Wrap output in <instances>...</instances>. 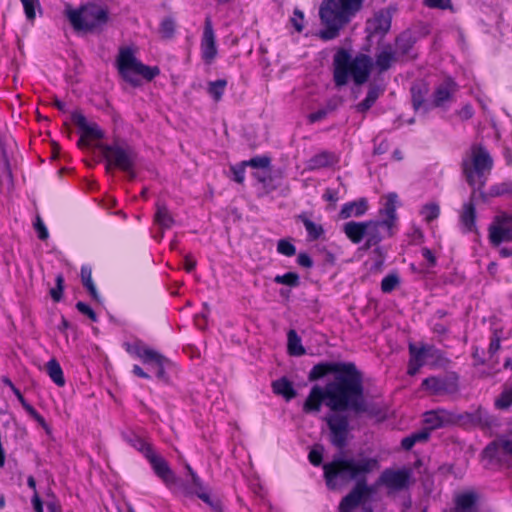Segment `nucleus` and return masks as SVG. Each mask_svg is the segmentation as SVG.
Masks as SVG:
<instances>
[{"mask_svg": "<svg viewBox=\"0 0 512 512\" xmlns=\"http://www.w3.org/2000/svg\"><path fill=\"white\" fill-rule=\"evenodd\" d=\"M343 378H338L337 382H329L325 388L320 386L312 387L303 410L309 412H319L321 405H325L331 411L351 410L355 414L370 413L368 405L364 399L363 392H355V388Z\"/></svg>", "mask_w": 512, "mask_h": 512, "instance_id": "obj_1", "label": "nucleus"}, {"mask_svg": "<svg viewBox=\"0 0 512 512\" xmlns=\"http://www.w3.org/2000/svg\"><path fill=\"white\" fill-rule=\"evenodd\" d=\"M379 469V461L365 453H340L323 465L324 478L330 490H336L352 481L367 483V476Z\"/></svg>", "mask_w": 512, "mask_h": 512, "instance_id": "obj_2", "label": "nucleus"}, {"mask_svg": "<svg viewBox=\"0 0 512 512\" xmlns=\"http://www.w3.org/2000/svg\"><path fill=\"white\" fill-rule=\"evenodd\" d=\"M373 66L372 58L366 54H358L354 58L345 49H340L333 57V77L337 87L348 83L349 75L356 85L367 82Z\"/></svg>", "mask_w": 512, "mask_h": 512, "instance_id": "obj_3", "label": "nucleus"}, {"mask_svg": "<svg viewBox=\"0 0 512 512\" xmlns=\"http://www.w3.org/2000/svg\"><path fill=\"white\" fill-rule=\"evenodd\" d=\"M362 0H323L319 15L326 29L320 32L323 40L337 37L339 30L361 9Z\"/></svg>", "mask_w": 512, "mask_h": 512, "instance_id": "obj_4", "label": "nucleus"}, {"mask_svg": "<svg viewBox=\"0 0 512 512\" xmlns=\"http://www.w3.org/2000/svg\"><path fill=\"white\" fill-rule=\"evenodd\" d=\"M116 67L124 81L133 87L141 85V78L151 81L160 74L157 66H147L135 56L131 47H120L116 58Z\"/></svg>", "mask_w": 512, "mask_h": 512, "instance_id": "obj_5", "label": "nucleus"}, {"mask_svg": "<svg viewBox=\"0 0 512 512\" xmlns=\"http://www.w3.org/2000/svg\"><path fill=\"white\" fill-rule=\"evenodd\" d=\"M493 167V159L482 144H473L469 154L462 160V170L467 183L474 190H481Z\"/></svg>", "mask_w": 512, "mask_h": 512, "instance_id": "obj_6", "label": "nucleus"}, {"mask_svg": "<svg viewBox=\"0 0 512 512\" xmlns=\"http://www.w3.org/2000/svg\"><path fill=\"white\" fill-rule=\"evenodd\" d=\"M67 17L76 31L95 32L101 30L108 22V10L94 3H88L81 8L68 9Z\"/></svg>", "mask_w": 512, "mask_h": 512, "instance_id": "obj_7", "label": "nucleus"}, {"mask_svg": "<svg viewBox=\"0 0 512 512\" xmlns=\"http://www.w3.org/2000/svg\"><path fill=\"white\" fill-rule=\"evenodd\" d=\"M328 373L334 374L332 382H337L338 378H343L355 388V392H363V378L360 371L353 363H327L315 365L309 373L310 380H316Z\"/></svg>", "mask_w": 512, "mask_h": 512, "instance_id": "obj_8", "label": "nucleus"}, {"mask_svg": "<svg viewBox=\"0 0 512 512\" xmlns=\"http://www.w3.org/2000/svg\"><path fill=\"white\" fill-rule=\"evenodd\" d=\"M106 160V171L110 172L112 167L120 170H130L135 167L137 154L135 150L124 142L113 144H100L98 146Z\"/></svg>", "mask_w": 512, "mask_h": 512, "instance_id": "obj_9", "label": "nucleus"}, {"mask_svg": "<svg viewBox=\"0 0 512 512\" xmlns=\"http://www.w3.org/2000/svg\"><path fill=\"white\" fill-rule=\"evenodd\" d=\"M343 412L332 411L324 418L329 429V440L338 449L347 446L351 430L348 415Z\"/></svg>", "mask_w": 512, "mask_h": 512, "instance_id": "obj_10", "label": "nucleus"}, {"mask_svg": "<svg viewBox=\"0 0 512 512\" xmlns=\"http://www.w3.org/2000/svg\"><path fill=\"white\" fill-rule=\"evenodd\" d=\"M489 240L492 245L498 246L502 242L512 241V213L496 215L488 228Z\"/></svg>", "mask_w": 512, "mask_h": 512, "instance_id": "obj_11", "label": "nucleus"}, {"mask_svg": "<svg viewBox=\"0 0 512 512\" xmlns=\"http://www.w3.org/2000/svg\"><path fill=\"white\" fill-rule=\"evenodd\" d=\"M412 471L409 468L385 469L378 478V484L384 485L390 491H401L410 487Z\"/></svg>", "mask_w": 512, "mask_h": 512, "instance_id": "obj_12", "label": "nucleus"}, {"mask_svg": "<svg viewBox=\"0 0 512 512\" xmlns=\"http://www.w3.org/2000/svg\"><path fill=\"white\" fill-rule=\"evenodd\" d=\"M372 493H374L373 487L364 481L356 483L352 490L342 498L338 508L339 512H352L359 505L365 503Z\"/></svg>", "mask_w": 512, "mask_h": 512, "instance_id": "obj_13", "label": "nucleus"}, {"mask_svg": "<svg viewBox=\"0 0 512 512\" xmlns=\"http://www.w3.org/2000/svg\"><path fill=\"white\" fill-rule=\"evenodd\" d=\"M393 11L394 10L390 7L381 9L367 21L366 31L369 38L378 37L379 39H382L389 32L391 28Z\"/></svg>", "mask_w": 512, "mask_h": 512, "instance_id": "obj_14", "label": "nucleus"}, {"mask_svg": "<svg viewBox=\"0 0 512 512\" xmlns=\"http://www.w3.org/2000/svg\"><path fill=\"white\" fill-rule=\"evenodd\" d=\"M410 360L408 365V374L414 376L419 369L428 363L430 358H434L438 350L433 346H422L420 348L413 344L409 345Z\"/></svg>", "mask_w": 512, "mask_h": 512, "instance_id": "obj_15", "label": "nucleus"}, {"mask_svg": "<svg viewBox=\"0 0 512 512\" xmlns=\"http://www.w3.org/2000/svg\"><path fill=\"white\" fill-rule=\"evenodd\" d=\"M424 423L428 430H435L459 423L458 414L445 409H436L424 414Z\"/></svg>", "mask_w": 512, "mask_h": 512, "instance_id": "obj_16", "label": "nucleus"}, {"mask_svg": "<svg viewBox=\"0 0 512 512\" xmlns=\"http://www.w3.org/2000/svg\"><path fill=\"white\" fill-rule=\"evenodd\" d=\"M72 120L82 131V136L78 140L79 147H86L88 145L87 139L103 138V132L99 126L96 123H89L83 114L73 113Z\"/></svg>", "mask_w": 512, "mask_h": 512, "instance_id": "obj_17", "label": "nucleus"}, {"mask_svg": "<svg viewBox=\"0 0 512 512\" xmlns=\"http://www.w3.org/2000/svg\"><path fill=\"white\" fill-rule=\"evenodd\" d=\"M392 226L383 220H370L366 221V242L363 249L368 250L376 246L384 238L382 231L384 230L388 236L391 235Z\"/></svg>", "mask_w": 512, "mask_h": 512, "instance_id": "obj_18", "label": "nucleus"}, {"mask_svg": "<svg viewBox=\"0 0 512 512\" xmlns=\"http://www.w3.org/2000/svg\"><path fill=\"white\" fill-rule=\"evenodd\" d=\"M422 386L429 391L431 395H445L456 392V381L449 377H428L423 380Z\"/></svg>", "mask_w": 512, "mask_h": 512, "instance_id": "obj_19", "label": "nucleus"}, {"mask_svg": "<svg viewBox=\"0 0 512 512\" xmlns=\"http://www.w3.org/2000/svg\"><path fill=\"white\" fill-rule=\"evenodd\" d=\"M457 91V85L454 81L448 79L439 84L434 93L431 102V108H445L453 101L454 94Z\"/></svg>", "mask_w": 512, "mask_h": 512, "instance_id": "obj_20", "label": "nucleus"}, {"mask_svg": "<svg viewBox=\"0 0 512 512\" xmlns=\"http://www.w3.org/2000/svg\"><path fill=\"white\" fill-rule=\"evenodd\" d=\"M155 474L162 479L166 485L176 482V476L170 469L167 461L156 451L151 453L147 458Z\"/></svg>", "mask_w": 512, "mask_h": 512, "instance_id": "obj_21", "label": "nucleus"}, {"mask_svg": "<svg viewBox=\"0 0 512 512\" xmlns=\"http://www.w3.org/2000/svg\"><path fill=\"white\" fill-rule=\"evenodd\" d=\"M202 56L204 60L210 63L217 54L215 34L212 27V21L210 17H206L205 26L203 31V37L201 42Z\"/></svg>", "mask_w": 512, "mask_h": 512, "instance_id": "obj_22", "label": "nucleus"}, {"mask_svg": "<svg viewBox=\"0 0 512 512\" xmlns=\"http://www.w3.org/2000/svg\"><path fill=\"white\" fill-rule=\"evenodd\" d=\"M512 455V438L501 437L489 444L483 451L486 459L500 461L503 456Z\"/></svg>", "mask_w": 512, "mask_h": 512, "instance_id": "obj_23", "label": "nucleus"}, {"mask_svg": "<svg viewBox=\"0 0 512 512\" xmlns=\"http://www.w3.org/2000/svg\"><path fill=\"white\" fill-rule=\"evenodd\" d=\"M339 156L330 151H322L313 157H311L307 162L308 170H319L323 168H330L339 163Z\"/></svg>", "mask_w": 512, "mask_h": 512, "instance_id": "obj_24", "label": "nucleus"}, {"mask_svg": "<svg viewBox=\"0 0 512 512\" xmlns=\"http://www.w3.org/2000/svg\"><path fill=\"white\" fill-rule=\"evenodd\" d=\"M397 61H399L397 53L394 52L390 44H386L376 54L375 66L379 73H383L389 70L392 67V65Z\"/></svg>", "mask_w": 512, "mask_h": 512, "instance_id": "obj_25", "label": "nucleus"}, {"mask_svg": "<svg viewBox=\"0 0 512 512\" xmlns=\"http://www.w3.org/2000/svg\"><path fill=\"white\" fill-rule=\"evenodd\" d=\"M416 42L413 33L409 30L402 32L395 40V50L397 57L401 60L403 57H413L412 50Z\"/></svg>", "mask_w": 512, "mask_h": 512, "instance_id": "obj_26", "label": "nucleus"}, {"mask_svg": "<svg viewBox=\"0 0 512 512\" xmlns=\"http://www.w3.org/2000/svg\"><path fill=\"white\" fill-rule=\"evenodd\" d=\"M368 210V201L366 198H360L356 201L345 203L339 213L341 219H348L351 217H361Z\"/></svg>", "mask_w": 512, "mask_h": 512, "instance_id": "obj_27", "label": "nucleus"}, {"mask_svg": "<svg viewBox=\"0 0 512 512\" xmlns=\"http://www.w3.org/2000/svg\"><path fill=\"white\" fill-rule=\"evenodd\" d=\"M384 91L385 87L383 85L370 83L365 99L356 105V110L360 113L367 112L384 93Z\"/></svg>", "mask_w": 512, "mask_h": 512, "instance_id": "obj_28", "label": "nucleus"}, {"mask_svg": "<svg viewBox=\"0 0 512 512\" xmlns=\"http://www.w3.org/2000/svg\"><path fill=\"white\" fill-rule=\"evenodd\" d=\"M343 232L352 243L358 244L366 238V221H349L343 225Z\"/></svg>", "mask_w": 512, "mask_h": 512, "instance_id": "obj_29", "label": "nucleus"}, {"mask_svg": "<svg viewBox=\"0 0 512 512\" xmlns=\"http://www.w3.org/2000/svg\"><path fill=\"white\" fill-rule=\"evenodd\" d=\"M458 417L459 423L463 424L489 426L491 423L490 417L488 416L487 412L482 408H478L474 412L458 414Z\"/></svg>", "mask_w": 512, "mask_h": 512, "instance_id": "obj_30", "label": "nucleus"}, {"mask_svg": "<svg viewBox=\"0 0 512 512\" xmlns=\"http://www.w3.org/2000/svg\"><path fill=\"white\" fill-rule=\"evenodd\" d=\"M155 222L163 230L170 229L175 223V220L168 207L161 201L156 203Z\"/></svg>", "mask_w": 512, "mask_h": 512, "instance_id": "obj_31", "label": "nucleus"}, {"mask_svg": "<svg viewBox=\"0 0 512 512\" xmlns=\"http://www.w3.org/2000/svg\"><path fill=\"white\" fill-rule=\"evenodd\" d=\"M460 220L466 232L475 229L476 210L472 201L463 205Z\"/></svg>", "mask_w": 512, "mask_h": 512, "instance_id": "obj_32", "label": "nucleus"}, {"mask_svg": "<svg viewBox=\"0 0 512 512\" xmlns=\"http://www.w3.org/2000/svg\"><path fill=\"white\" fill-rule=\"evenodd\" d=\"M272 388L275 394L283 396L287 401L296 397V391L292 383L286 377L274 381Z\"/></svg>", "mask_w": 512, "mask_h": 512, "instance_id": "obj_33", "label": "nucleus"}, {"mask_svg": "<svg viewBox=\"0 0 512 512\" xmlns=\"http://www.w3.org/2000/svg\"><path fill=\"white\" fill-rule=\"evenodd\" d=\"M426 93L427 88L422 84H415L411 87L412 104L415 110L424 107V110L427 112L431 109V103L425 102Z\"/></svg>", "mask_w": 512, "mask_h": 512, "instance_id": "obj_34", "label": "nucleus"}, {"mask_svg": "<svg viewBox=\"0 0 512 512\" xmlns=\"http://www.w3.org/2000/svg\"><path fill=\"white\" fill-rule=\"evenodd\" d=\"M476 503V495L472 492L462 493L455 497V512H472Z\"/></svg>", "mask_w": 512, "mask_h": 512, "instance_id": "obj_35", "label": "nucleus"}, {"mask_svg": "<svg viewBox=\"0 0 512 512\" xmlns=\"http://www.w3.org/2000/svg\"><path fill=\"white\" fill-rule=\"evenodd\" d=\"M396 200L397 195L391 193L387 196L384 209L381 211V215L384 216L383 221L387 222L390 226H394L396 221Z\"/></svg>", "mask_w": 512, "mask_h": 512, "instance_id": "obj_36", "label": "nucleus"}, {"mask_svg": "<svg viewBox=\"0 0 512 512\" xmlns=\"http://www.w3.org/2000/svg\"><path fill=\"white\" fill-rule=\"evenodd\" d=\"M46 371L51 380L59 387L65 385V378L63 375L62 368L56 359H51L46 364Z\"/></svg>", "mask_w": 512, "mask_h": 512, "instance_id": "obj_37", "label": "nucleus"}, {"mask_svg": "<svg viewBox=\"0 0 512 512\" xmlns=\"http://www.w3.org/2000/svg\"><path fill=\"white\" fill-rule=\"evenodd\" d=\"M298 219L303 223L308 233L310 240H317L324 233V229L320 224L314 223L305 214L298 216Z\"/></svg>", "mask_w": 512, "mask_h": 512, "instance_id": "obj_38", "label": "nucleus"}, {"mask_svg": "<svg viewBox=\"0 0 512 512\" xmlns=\"http://www.w3.org/2000/svg\"><path fill=\"white\" fill-rule=\"evenodd\" d=\"M288 352L290 355L301 356L305 354V349L301 344V339L295 330H290L287 334Z\"/></svg>", "mask_w": 512, "mask_h": 512, "instance_id": "obj_39", "label": "nucleus"}, {"mask_svg": "<svg viewBox=\"0 0 512 512\" xmlns=\"http://www.w3.org/2000/svg\"><path fill=\"white\" fill-rule=\"evenodd\" d=\"M81 280L94 300H99V294L92 280V270L89 266L81 267Z\"/></svg>", "mask_w": 512, "mask_h": 512, "instance_id": "obj_40", "label": "nucleus"}, {"mask_svg": "<svg viewBox=\"0 0 512 512\" xmlns=\"http://www.w3.org/2000/svg\"><path fill=\"white\" fill-rule=\"evenodd\" d=\"M141 360L143 361V363L154 365L165 363L167 361L165 356L149 347H146L145 350L143 351Z\"/></svg>", "mask_w": 512, "mask_h": 512, "instance_id": "obj_41", "label": "nucleus"}, {"mask_svg": "<svg viewBox=\"0 0 512 512\" xmlns=\"http://www.w3.org/2000/svg\"><path fill=\"white\" fill-rule=\"evenodd\" d=\"M129 443L140 453L143 454L145 458H147L151 453L155 451L153 446L145 441L144 439L134 436L131 439H129Z\"/></svg>", "mask_w": 512, "mask_h": 512, "instance_id": "obj_42", "label": "nucleus"}, {"mask_svg": "<svg viewBox=\"0 0 512 512\" xmlns=\"http://www.w3.org/2000/svg\"><path fill=\"white\" fill-rule=\"evenodd\" d=\"M226 85L227 81L224 79L210 82L208 84V93L215 101H219L222 98Z\"/></svg>", "mask_w": 512, "mask_h": 512, "instance_id": "obj_43", "label": "nucleus"}, {"mask_svg": "<svg viewBox=\"0 0 512 512\" xmlns=\"http://www.w3.org/2000/svg\"><path fill=\"white\" fill-rule=\"evenodd\" d=\"M274 282L277 284H283L290 287H297L300 284L299 275L295 272H288L284 275H277L274 278Z\"/></svg>", "mask_w": 512, "mask_h": 512, "instance_id": "obj_44", "label": "nucleus"}, {"mask_svg": "<svg viewBox=\"0 0 512 512\" xmlns=\"http://www.w3.org/2000/svg\"><path fill=\"white\" fill-rule=\"evenodd\" d=\"M420 213L424 217L425 221L432 222L438 218L440 214V207L437 203H427L422 207Z\"/></svg>", "mask_w": 512, "mask_h": 512, "instance_id": "obj_45", "label": "nucleus"}, {"mask_svg": "<svg viewBox=\"0 0 512 512\" xmlns=\"http://www.w3.org/2000/svg\"><path fill=\"white\" fill-rule=\"evenodd\" d=\"M495 405L499 409H506L512 405V385L504 388L500 396L495 400Z\"/></svg>", "mask_w": 512, "mask_h": 512, "instance_id": "obj_46", "label": "nucleus"}, {"mask_svg": "<svg viewBox=\"0 0 512 512\" xmlns=\"http://www.w3.org/2000/svg\"><path fill=\"white\" fill-rule=\"evenodd\" d=\"M400 279L397 274H388L382 279L381 289L384 293H390L399 285Z\"/></svg>", "mask_w": 512, "mask_h": 512, "instance_id": "obj_47", "label": "nucleus"}, {"mask_svg": "<svg viewBox=\"0 0 512 512\" xmlns=\"http://www.w3.org/2000/svg\"><path fill=\"white\" fill-rule=\"evenodd\" d=\"M253 176L263 184L264 188L268 190H273L276 188V185L273 184L272 176L267 170L255 172L253 173Z\"/></svg>", "mask_w": 512, "mask_h": 512, "instance_id": "obj_48", "label": "nucleus"}, {"mask_svg": "<svg viewBox=\"0 0 512 512\" xmlns=\"http://www.w3.org/2000/svg\"><path fill=\"white\" fill-rule=\"evenodd\" d=\"M277 251L280 253V254H283L285 256H288V257H291L293 255H295L296 253V248L295 246L289 242L288 240H285V239H281L278 241L277 243Z\"/></svg>", "mask_w": 512, "mask_h": 512, "instance_id": "obj_49", "label": "nucleus"}, {"mask_svg": "<svg viewBox=\"0 0 512 512\" xmlns=\"http://www.w3.org/2000/svg\"><path fill=\"white\" fill-rule=\"evenodd\" d=\"M196 495L202 500L204 501L206 504H208L210 506V508L216 512L218 511L219 509L222 508V504L220 502V500L218 499H213L209 496V494H207L206 492H198L196 491Z\"/></svg>", "mask_w": 512, "mask_h": 512, "instance_id": "obj_50", "label": "nucleus"}, {"mask_svg": "<svg viewBox=\"0 0 512 512\" xmlns=\"http://www.w3.org/2000/svg\"><path fill=\"white\" fill-rule=\"evenodd\" d=\"M22 4L27 19L33 21L36 17V7H39L38 0H27L26 2H22Z\"/></svg>", "mask_w": 512, "mask_h": 512, "instance_id": "obj_51", "label": "nucleus"}, {"mask_svg": "<svg viewBox=\"0 0 512 512\" xmlns=\"http://www.w3.org/2000/svg\"><path fill=\"white\" fill-rule=\"evenodd\" d=\"M64 278L61 274L56 277V287L50 290V295L55 302L60 301L63 292Z\"/></svg>", "mask_w": 512, "mask_h": 512, "instance_id": "obj_52", "label": "nucleus"}, {"mask_svg": "<svg viewBox=\"0 0 512 512\" xmlns=\"http://www.w3.org/2000/svg\"><path fill=\"white\" fill-rule=\"evenodd\" d=\"M270 164V158L266 156L255 157L248 161H244V165L251 166L253 168L266 169Z\"/></svg>", "mask_w": 512, "mask_h": 512, "instance_id": "obj_53", "label": "nucleus"}, {"mask_svg": "<svg viewBox=\"0 0 512 512\" xmlns=\"http://www.w3.org/2000/svg\"><path fill=\"white\" fill-rule=\"evenodd\" d=\"M186 467H187L189 474L191 475V480H192V484H193V489H191V490L187 489L186 493L187 494H196V491L204 492L200 478L196 475V473L192 470V468L189 465H187Z\"/></svg>", "mask_w": 512, "mask_h": 512, "instance_id": "obj_54", "label": "nucleus"}, {"mask_svg": "<svg viewBox=\"0 0 512 512\" xmlns=\"http://www.w3.org/2000/svg\"><path fill=\"white\" fill-rule=\"evenodd\" d=\"M125 347L128 353L133 354L141 359L143 351L147 346H145L142 342H135L133 344L126 343Z\"/></svg>", "mask_w": 512, "mask_h": 512, "instance_id": "obj_55", "label": "nucleus"}, {"mask_svg": "<svg viewBox=\"0 0 512 512\" xmlns=\"http://www.w3.org/2000/svg\"><path fill=\"white\" fill-rule=\"evenodd\" d=\"M175 29V24L172 19H164L161 23L160 31L163 37L170 38L172 37Z\"/></svg>", "mask_w": 512, "mask_h": 512, "instance_id": "obj_56", "label": "nucleus"}, {"mask_svg": "<svg viewBox=\"0 0 512 512\" xmlns=\"http://www.w3.org/2000/svg\"><path fill=\"white\" fill-rule=\"evenodd\" d=\"M245 167H246V165H244V161L240 165L231 167V171L234 175L233 179L237 183H240V184L243 183L244 178H245Z\"/></svg>", "mask_w": 512, "mask_h": 512, "instance_id": "obj_57", "label": "nucleus"}, {"mask_svg": "<svg viewBox=\"0 0 512 512\" xmlns=\"http://www.w3.org/2000/svg\"><path fill=\"white\" fill-rule=\"evenodd\" d=\"M76 308L77 310L86 315L88 318H90L92 321H97V315L96 313L93 311V309L88 306L87 304H85L84 302H78L76 304Z\"/></svg>", "mask_w": 512, "mask_h": 512, "instance_id": "obj_58", "label": "nucleus"}, {"mask_svg": "<svg viewBox=\"0 0 512 512\" xmlns=\"http://www.w3.org/2000/svg\"><path fill=\"white\" fill-rule=\"evenodd\" d=\"M34 227L38 233L39 239L46 240L48 238V230L39 216L36 218Z\"/></svg>", "mask_w": 512, "mask_h": 512, "instance_id": "obj_59", "label": "nucleus"}, {"mask_svg": "<svg viewBox=\"0 0 512 512\" xmlns=\"http://www.w3.org/2000/svg\"><path fill=\"white\" fill-rule=\"evenodd\" d=\"M424 3L430 8L447 9L451 7V0H425Z\"/></svg>", "mask_w": 512, "mask_h": 512, "instance_id": "obj_60", "label": "nucleus"}, {"mask_svg": "<svg viewBox=\"0 0 512 512\" xmlns=\"http://www.w3.org/2000/svg\"><path fill=\"white\" fill-rule=\"evenodd\" d=\"M303 18L304 15L300 10L294 11V17L291 19V21L293 23L294 28L298 32H301L303 30Z\"/></svg>", "mask_w": 512, "mask_h": 512, "instance_id": "obj_61", "label": "nucleus"}, {"mask_svg": "<svg viewBox=\"0 0 512 512\" xmlns=\"http://www.w3.org/2000/svg\"><path fill=\"white\" fill-rule=\"evenodd\" d=\"M327 115H328V109L322 108L316 112L309 114L308 121L310 123H315V122L323 120L324 118H326Z\"/></svg>", "mask_w": 512, "mask_h": 512, "instance_id": "obj_62", "label": "nucleus"}, {"mask_svg": "<svg viewBox=\"0 0 512 512\" xmlns=\"http://www.w3.org/2000/svg\"><path fill=\"white\" fill-rule=\"evenodd\" d=\"M23 408L43 427L46 426L44 418L30 404L24 403Z\"/></svg>", "mask_w": 512, "mask_h": 512, "instance_id": "obj_63", "label": "nucleus"}, {"mask_svg": "<svg viewBox=\"0 0 512 512\" xmlns=\"http://www.w3.org/2000/svg\"><path fill=\"white\" fill-rule=\"evenodd\" d=\"M474 114L473 108L470 104L464 105L459 111L458 116L461 118V120H468L472 118Z\"/></svg>", "mask_w": 512, "mask_h": 512, "instance_id": "obj_64", "label": "nucleus"}]
</instances>
